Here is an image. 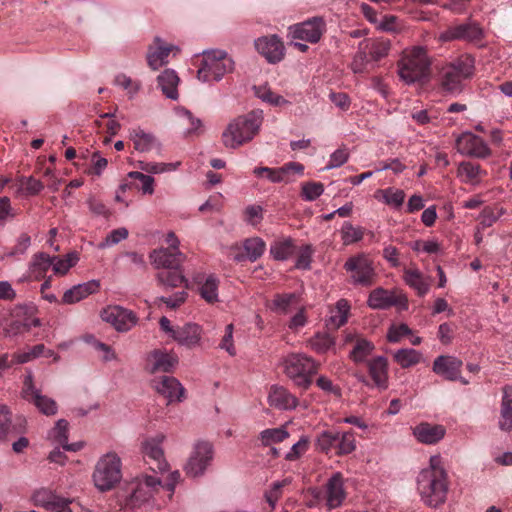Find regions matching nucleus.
<instances>
[{
    "mask_svg": "<svg viewBox=\"0 0 512 512\" xmlns=\"http://www.w3.org/2000/svg\"><path fill=\"white\" fill-rule=\"evenodd\" d=\"M416 483L421 501L426 506L437 508L446 502L450 482L439 454L429 458L428 466L419 472Z\"/></svg>",
    "mask_w": 512,
    "mask_h": 512,
    "instance_id": "f257e3e1",
    "label": "nucleus"
},
{
    "mask_svg": "<svg viewBox=\"0 0 512 512\" xmlns=\"http://www.w3.org/2000/svg\"><path fill=\"white\" fill-rule=\"evenodd\" d=\"M263 121L264 113L260 109L235 117L222 132L223 145L235 150L251 142L259 134Z\"/></svg>",
    "mask_w": 512,
    "mask_h": 512,
    "instance_id": "f03ea898",
    "label": "nucleus"
},
{
    "mask_svg": "<svg viewBox=\"0 0 512 512\" xmlns=\"http://www.w3.org/2000/svg\"><path fill=\"white\" fill-rule=\"evenodd\" d=\"M474 58L463 54L442 66L439 71L438 84L440 89L453 96L459 95L464 89V81L474 74Z\"/></svg>",
    "mask_w": 512,
    "mask_h": 512,
    "instance_id": "7ed1b4c3",
    "label": "nucleus"
},
{
    "mask_svg": "<svg viewBox=\"0 0 512 512\" xmlns=\"http://www.w3.org/2000/svg\"><path fill=\"white\" fill-rule=\"evenodd\" d=\"M432 60L423 46H413L403 51L398 61V75L406 84L427 79L431 72Z\"/></svg>",
    "mask_w": 512,
    "mask_h": 512,
    "instance_id": "20e7f679",
    "label": "nucleus"
},
{
    "mask_svg": "<svg viewBox=\"0 0 512 512\" xmlns=\"http://www.w3.org/2000/svg\"><path fill=\"white\" fill-rule=\"evenodd\" d=\"M390 49L389 39H364L358 44V49L350 63V69L354 74L369 73L375 69L378 61L388 56Z\"/></svg>",
    "mask_w": 512,
    "mask_h": 512,
    "instance_id": "39448f33",
    "label": "nucleus"
},
{
    "mask_svg": "<svg viewBox=\"0 0 512 512\" xmlns=\"http://www.w3.org/2000/svg\"><path fill=\"white\" fill-rule=\"evenodd\" d=\"M234 70V61L223 50L203 52L197 78L203 83L219 82L226 74Z\"/></svg>",
    "mask_w": 512,
    "mask_h": 512,
    "instance_id": "423d86ee",
    "label": "nucleus"
},
{
    "mask_svg": "<svg viewBox=\"0 0 512 512\" xmlns=\"http://www.w3.org/2000/svg\"><path fill=\"white\" fill-rule=\"evenodd\" d=\"M284 373L295 385L306 390L312 383V375L319 368V364L303 353H290L282 361Z\"/></svg>",
    "mask_w": 512,
    "mask_h": 512,
    "instance_id": "0eeeda50",
    "label": "nucleus"
},
{
    "mask_svg": "<svg viewBox=\"0 0 512 512\" xmlns=\"http://www.w3.org/2000/svg\"><path fill=\"white\" fill-rule=\"evenodd\" d=\"M92 479L99 491L112 490L122 479V461L118 454L108 452L102 455L96 462Z\"/></svg>",
    "mask_w": 512,
    "mask_h": 512,
    "instance_id": "6e6552de",
    "label": "nucleus"
},
{
    "mask_svg": "<svg viewBox=\"0 0 512 512\" xmlns=\"http://www.w3.org/2000/svg\"><path fill=\"white\" fill-rule=\"evenodd\" d=\"M344 269L350 275L352 284L356 286L369 287L375 282L376 272L373 261L364 253L349 257Z\"/></svg>",
    "mask_w": 512,
    "mask_h": 512,
    "instance_id": "1a4fd4ad",
    "label": "nucleus"
},
{
    "mask_svg": "<svg viewBox=\"0 0 512 512\" xmlns=\"http://www.w3.org/2000/svg\"><path fill=\"white\" fill-rule=\"evenodd\" d=\"M160 486H162V482L156 476L143 475L137 477L131 483V491L126 498V506L131 509L141 507L152 498L154 492H156Z\"/></svg>",
    "mask_w": 512,
    "mask_h": 512,
    "instance_id": "9d476101",
    "label": "nucleus"
},
{
    "mask_svg": "<svg viewBox=\"0 0 512 512\" xmlns=\"http://www.w3.org/2000/svg\"><path fill=\"white\" fill-rule=\"evenodd\" d=\"M21 394L23 399L33 404L40 413L46 416H53L58 411L56 401L46 395H43L42 392L34 386L33 374L31 371H29L25 376Z\"/></svg>",
    "mask_w": 512,
    "mask_h": 512,
    "instance_id": "9b49d317",
    "label": "nucleus"
},
{
    "mask_svg": "<svg viewBox=\"0 0 512 512\" xmlns=\"http://www.w3.org/2000/svg\"><path fill=\"white\" fill-rule=\"evenodd\" d=\"M213 459V446L207 441L194 444L191 455L184 467L187 475L197 477L202 475Z\"/></svg>",
    "mask_w": 512,
    "mask_h": 512,
    "instance_id": "f8f14e48",
    "label": "nucleus"
},
{
    "mask_svg": "<svg viewBox=\"0 0 512 512\" xmlns=\"http://www.w3.org/2000/svg\"><path fill=\"white\" fill-rule=\"evenodd\" d=\"M344 343L350 345L349 359L355 364L367 363L375 350L374 343L357 332H344Z\"/></svg>",
    "mask_w": 512,
    "mask_h": 512,
    "instance_id": "ddd939ff",
    "label": "nucleus"
},
{
    "mask_svg": "<svg viewBox=\"0 0 512 512\" xmlns=\"http://www.w3.org/2000/svg\"><path fill=\"white\" fill-rule=\"evenodd\" d=\"M456 149L460 154L472 158L485 159L491 155L488 144L472 132H463L456 139Z\"/></svg>",
    "mask_w": 512,
    "mask_h": 512,
    "instance_id": "4468645a",
    "label": "nucleus"
},
{
    "mask_svg": "<svg viewBox=\"0 0 512 512\" xmlns=\"http://www.w3.org/2000/svg\"><path fill=\"white\" fill-rule=\"evenodd\" d=\"M101 319L110 323L117 331L126 332L137 324L138 318L134 312L121 306H108L101 311Z\"/></svg>",
    "mask_w": 512,
    "mask_h": 512,
    "instance_id": "2eb2a0df",
    "label": "nucleus"
},
{
    "mask_svg": "<svg viewBox=\"0 0 512 512\" xmlns=\"http://www.w3.org/2000/svg\"><path fill=\"white\" fill-rule=\"evenodd\" d=\"M152 388L163 398L167 404L182 402L185 399V388L172 376H159L151 380Z\"/></svg>",
    "mask_w": 512,
    "mask_h": 512,
    "instance_id": "dca6fc26",
    "label": "nucleus"
},
{
    "mask_svg": "<svg viewBox=\"0 0 512 512\" xmlns=\"http://www.w3.org/2000/svg\"><path fill=\"white\" fill-rule=\"evenodd\" d=\"M483 32L479 25L475 22H465L449 26L439 35L441 42H449L455 40L478 41L482 38Z\"/></svg>",
    "mask_w": 512,
    "mask_h": 512,
    "instance_id": "f3484780",
    "label": "nucleus"
},
{
    "mask_svg": "<svg viewBox=\"0 0 512 512\" xmlns=\"http://www.w3.org/2000/svg\"><path fill=\"white\" fill-rule=\"evenodd\" d=\"M289 30L293 39L317 43L325 30V23L322 18L314 17L291 26Z\"/></svg>",
    "mask_w": 512,
    "mask_h": 512,
    "instance_id": "a211bd4d",
    "label": "nucleus"
},
{
    "mask_svg": "<svg viewBox=\"0 0 512 512\" xmlns=\"http://www.w3.org/2000/svg\"><path fill=\"white\" fill-rule=\"evenodd\" d=\"M164 436L147 439L143 445V455L145 462L149 465L150 469L155 472H164L168 468V463L165 460L164 452L161 443Z\"/></svg>",
    "mask_w": 512,
    "mask_h": 512,
    "instance_id": "6ab92c4d",
    "label": "nucleus"
},
{
    "mask_svg": "<svg viewBox=\"0 0 512 512\" xmlns=\"http://www.w3.org/2000/svg\"><path fill=\"white\" fill-rule=\"evenodd\" d=\"M255 48L269 63L280 62L285 56V46L277 35L262 36L255 40Z\"/></svg>",
    "mask_w": 512,
    "mask_h": 512,
    "instance_id": "aec40b11",
    "label": "nucleus"
},
{
    "mask_svg": "<svg viewBox=\"0 0 512 512\" xmlns=\"http://www.w3.org/2000/svg\"><path fill=\"white\" fill-rule=\"evenodd\" d=\"M462 366L463 362L458 357L440 355L434 359L432 370L435 374L448 381H456V379L459 378Z\"/></svg>",
    "mask_w": 512,
    "mask_h": 512,
    "instance_id": "412c9836",
    "label": "nucleus"
},
{
    "mask_svg": "<svg viewBox=\"0 0 512 512\" xmlns=\"http://www.w3.org/2000/svg\"><path fill=\"white\" fill-rule=\"evenodd\" d=\"M325 498L329 509H335L342 505L346 498L342 473L335 472L328 479L325 484Z\"/></svg>",
    "mask_w": 512,
    "mask_h": 512,
    "instance_id": "4be33fe9",
    "label": "nucleus"
},
{
    "mask_svg": "<svg viewBox=\"0 0 512 512\" xmlns=\"http://www.w3.org/2000/svg\"><path fill=\"white\" fill-rule=\"evenodd\" d=\"M412 434L418 442L434 445L445 437L446 428L441 424L421 422L412 429Z\"/></svg>",
    "mask_w": 512,
    "mask_h": 512,
    "instance_id": "5701e85b",
    "label": "nucleus"
},
{
    "mask_svg": "<svg viewBox=\"0 0 512 512\" xmlns=\"http://www.w3.org/2000/svg\"><path fill=\"white\" fill-rule=\"evenodd\" d=\"M185 255L180 251H173L169 248H160L150 253L151 263L155 268L170 269L181 266L185 260Z\"/></svg>",
    "mask_w": 512,
    "mask_h": 512,
    "instance_id": "b1692460",
    "label": "nucleus"
},
{
    "mask_svg": "<svg viewBox=\"0 0 512 512\" xmlns=\"http://www.w3.org/2000/svg\"><path fill=\"white\" fill-rule=\"evenodd\" d=\"M53 259L51 256L44 252L35 253L29 262L28 270L23 277L19 279L20 282L40 280L45 277L47 271L52 267Z\"/></svg>",
    "mask_w": 512,
    "mask_h": 512,
    "instance_id": "393cba45",
    "label": "nucleus"
},
{
    "mask_svg": "<svg viewBox=\"0 0 512 512\" xmlns=\"http://www.w3.org/2000/svg\"><path fill=\"white\" fill-rule=\"evenodd\" d=\"M366 364L375 387L379 390H386L388 388V359L385 356H376Z\"/></svg>",
    "mask_w": 512,
    "mask_h": 512,
    "instance_id": "a878e982",
    "label": "nucleus"
},
{
    "mask_svg": "<svg viewBox=\"0 0 512 512\" xmlns=\"http://www.w3.org/2000/svg\"><path fill=\"white\" fill-rule=\"evenodd\" d=\"M202 328L195 323H186L176 327L173 339L181 346L194 348L200 344Z\"/></svg>",
    "mask_w": 512,
    "mask_h": 512,
    "instance_id": "bb28decb",
    "label": "nucleus"
},
{
    "mask_svg": "<svg viewBox=\"0 0 512 512\" xmlns=\"http://www.w3.org/2000/svg\"><path fill=\"white\" fill-rule=\"evenodd\" d=\"M177 50L176 46L166 44L160 37L154 38V45L150 46L147 54L148 65L157 70L167 63L171 51Z\"/></svg>",
    "mask_w": 512,
    "mask_h": 512,
    "instance_id": "cd10ccee",
    "label": "nucleus"
},
{
    "mask_svg": "<svg viewBox=\"0 0 512 512\" xmlns=\"http://www.w3.org/2000/svg\"><path fill=\"white\" fill-rule=\"evenodd\" d=\"M68 422L60 419L55 426L49 431L48 438L56 444H59L64 450L77 452L84 446L83 442L68 443Z\"/></svg>",
    "mask_w": 512,
    "mask_h": 512,
    "instance_id": "c85d7f7f",
    "label": "nucleus"
},
{
    "mask_svg": "<svg viewBox=\"0 0 512 512\" xmlns=\"http://www.w3.org/2000/svg\"><path fill=\"white\" fill-rule=\"evenodd\" d=\"M99 288L100 282L98 280H90L77 284L64 292L62 302L65 304L77 303L89 295L98 292Z\"/></svg>",
    "mask_w": 512,
    "mask_h": 512,
    "instance_id": "c756f323",
    "label": "nucleus"
},
{
    "mask_svg": "<svg viewBox=\"0 0 512 512\" xmlns=\"http://www.w3.org/2000/svg\"><path fill=\"white\" fill-rule=\"evenodd\" d=\"M150 372H170L178 363V358L172 353L154 350L148 356Z\"/></svg>",
    "mask_w": 512,
    "mask_h": 512,
    "instance_id": "7c9ffc66",
    "label": "nucleus"
},
{
    "mask_svg": "<svg viewBox=\"0 0 512 512\" xmlns=\"http://www.w3.org/2000/svg\"><path fill=\"white\" fill-rule=\"evenodd\" d=\"M269 404L280 410L295 409L298 400L286 388L282 386H273L268 396Z\"/></svg>",
    "mask_w": 512,
    "mask_h": 512,
    "instance_id": "2f4dec72",
    "label": "nucleus"
},
{
    "mask_svg": "<svg viewBox=\"0 0 512 512\" xmlns=\"http://www.w3.org/2000/svg\"><path fill=\"white\" fill-rule=\"evenodd\" d=\"M400 302L394 291L383 288H376L369 294L367 304L372 309H387Z\"/></svg>",
    "mask_w": 512,
    "mask_h": 512,
    "instance_id": "473e14b6",
    "label": "nucleus"
},
{
    "mask_svg": "<svg viewBox=\"0 0 512 512\" xmlns=\"http://www.w3.org/2000/svg\"><path fill=\"white\" fill-rule=\"evenodd\" d=\"M196 283L198 285V291L202 299L209 304L218 302V287L219 279L214 274H209L203 277H197Z\"/></svg>",
    "mask_w": 512,
    "mask_h": 512,
    "instance_id": "72a5a7b5",
    "label": "nucleus"
},
{
    "mask_svg": "<svg viewBox=\"0 0 512 512\" xmlns=\"http://www.w3.org/2000/svg\"><path fill=\"white\" fill-rule=\"evenodd\" d=\"M156 279L158 284L165 288L188 287V280L184 276L182 265L157 273Z\"/></svg>",
    "mask_w": 512,
    "mask_h": 512,
    "instance_id": "f704fd0d",
    "label": "nucleus"
},
{
    "mask_svg": "<svg viewBox=\"0 0 512 512\" xmlns=\"http://www.w3.org/2000/svg\"><path fill=\"white\" fill-rule=\"evenodd\" d=\"M403 279L420 297L425 296L430 290V279L424 276L418 269H405Z\"/></svg>",
    "mask_w": 512,
    "mask_h": 512,
    "instance_id": "c9c22d12",
    "label": "nucleus"
},
{
    "mask_svg": "<svg viewBox=\"0 0 512 512\" xmlns=\"http://www.w3.org/2000/svg\"><path fill=\"white\" fill-rule=\"evenodd\" d=\"M158 86L160 87L163 94L172 100L178 98V84L179 77L176 72L172 69L164 70L157 78Z\"/></svg>",
    "mask_w": 512,
    "mask_h": 512,
    "instance_id": "e433bc0d",
    "label": "nucleus"
},
{
    "mask_svg": "<svg viewBox=\"0 0 512 512\" xmlns=\"http://www.w3.org/2000/svg\"><path fill=\"white\" fill-rule=\"evenodd\" d=\"M243 248L245 251V255L238 254L234 256V260L237 262L243 261L245 258L249 259L251 262H255L259 259L265 249L266 244L260 237H252L248 238L243 243Z\"/></svg>",
    "mask_w": 512,
    "mask_h": 512,
    "instance_id": "4c0bfd02",
    "label": "nucleus"
},
{
    "mask_svg": "<svg viewBox=\"0 0 512 512\" xmlns=\"http://www.w3.org/2000/svg\"><path fill=\"white\" fill-rule=\"evenodd\" d=\"M503 396L501 401L499 428L502 431L512 430V386L503 387Z\"/></svg>",
    "mask_w": 512,
    "mask_h": 512,
    "instance_id": "58836bf2",
    "label": "nucleus"
},
{
    "mask_svg": "<svg viewBox=\"0 0 512 512\" xmlns=\"http://www.w3.org/2000/svg\"><path fill=\"white\" fill-rule=\"evenodd\" d=\"M350 304L346 299H339L335 306L329 311L328 324L334 328L343 326L348 320L350 312Z\"/></svg>",
    "mask_w": 512,
    "mask_h": 512,
    "instance_id": "ea45409f",
    "label": "nucleus"
},
{
    "mask_svg": "<svg viewBox=\"0 0 512 512\" xmlns=\"http://www.w3.org/2000/svg\"><path fill=\"white\" fill-rule=\"evenodd\" d=\"M298 304L295 293L276 294L269 304V308L278 314H287Z\"/></svg>",
    "mask_w": 512,
    "mask_h": 512,
    "instance_id": "a19ab883",
    "label": "nucleus"
},
{
    "mask_svg": "<svg viewBox=\"0 0 512 512\" xmlns=\"http://www.w3.org/2000/svg\"><path fill=\"white\" fill-rule=\"evenodd\" d=\"M131 140L133 141L134 148L139 152H149L155 148L159 149L157 139L152 134L140 129L133 130Z\"/></svg>",
    "mask_w": 512,
    "mask_h": 512,
    "instance_id": "79ce46f5",
    "label": "nucleus"
},
{
    "mask_svg": "<svg viewBox=\"0 0 512 512\" xmlns=\"http://www.w3.org/2000/svg\"><path fill=\"white\" fill-rule=\"evenodd\" d=\"M294 242L291 238H280L270 246V254L275 260L285 261L294 253Z\"/></svg>",
    "mask_w": 512,
    "mask_h": 512,
    "instance_id": "37998d69",
    "label": "nucleus"
},
{
    "mask_svg": "<svg viewBox=\"0 0 512 512\" xmlns=\"http://www.w3.org/2000/svg\"><path fill=\"white\" fill-rule=\"evenodd\" d=\"M393 359L401 368L406 369L419 364L422 353L412 348H402L394 352Z\"/></svg>",
    "mask_w": 512,
    "mask_h": 512,
    "instance_id": "c03bdc74",
    "label": "nucleus"
},
{
    "mask_svg": "<svg viewBox=\"0 0 512 512\" xmlns=\"http://www.w3.org/2000/svg\"><path fill=\"white\" fill-rule=\"evenodd\" d=\"M482 174L480 165L469 161L461 162L457 169V176L467 184H477Z\"/></svg>",
    "mask_w": 512,
    "mask_h": 512,
    "instance_id": "a18cd8bd",
    "label": "nucleus"
},
{
    "mask_svg": "<svg viewBox=\"0 0 512 512\" xmlns=\"http://www.w3.org/2000/svg\"><path fill=\"white\" fill-rule=\"evenodd\" d=\"M357 448L356 437L353 431H338L335 453L338 456H344L353 453Z\"/></svg>",
    "mask_w": 512,
    "mask_h": 512,
    "instance_id": "49530a36",
    "label": "nucleus"
},
{
    "mask_svg": "<svg viewBox=\"0 0 512 512\" xmlns=\"http://www.w3.org/2000/svg\"><path fill=\"white\" fill-rule=\"evenodd\" d=\"M374 197L383 201L385 204L394 208H400L405 200V193L401 189L392 187L386 189H379L375 192Z\"/></svg>",
    "mask_w": 512,
    "mask_h": 512,
    "instance_id": "de8ad7c7",
    "label": "nucleus"
},
{
    "mask_svg": "<svg viewBox=\"0 0 512 512\" xmlns=\"http://www.w3.org/2000/svg\"><path fill=\"white\" fill-rule=\"evenodd\" d=\"M255 95L263 102L268 103L274 107H282L290 104V101L283 96L273 92L267 85H260L254 87Z\"/></svg>",
    "mask_w": 512,
    "mask_h": 512,
    "instance_id": "09e8293b",
    "label": "nucleus"
},
{
    "mask_svg": "<svg viewBox=\"0 0 512 512\" xmlns=\"http://www.w3.org/2000/svg\"><path fill=\"white\" fill-rule=\"evenodd\" d=\"M365 229L354 226L351 222L345 221L340 229L342 243L346 246L359 242L363 239Z\"/></svg>",
    "mask_w": 512,
    "mask_h": 512,
    "instance_id": "8fccbe9b",
    "label": "nucleus"
},
{
    "mask_svg": "<svg viewBox=\"0 0 512 512\" xmlns=\"http://www.w3.org/2000/svg\"><path fill=\"white\" fill-rule=\"evenodd\" d=\"M53 259L52 270L56 275H65L67 272L74 267L79 261V256L76 252H70L65 255L64 258L58 256H51Z\"/></svg>",
    "mask_w": 512,
    "mask_h": 512,
    "instance_id": "3c124183",
    "label": "nucleus"
},
{
    "mask_svg": "<svg viewBox=\"0 0 512 512\" xmlns=\"http://www.w3.org/2000/svg\"><path fill=\"white\" fill-rule=\"evenodd\" d=\"M307 344L317 354H325L334 346L335 341L327 333H317L308 340Z\"/></svg>",
    "mask_w": 512,
    "mask_h": 512,
    "instance_id": "603ef678",
    "label": "nucleus"
},
{
    "mask_svg": "<svg viewBox=\"0 0 512 512\" xmlns=\"http://www.w3.org/2000/svg\"><path fill=\"white\" fill-rule=\"evenodd\" d=\"M505 214L506 209L502 206H487L481 211L479 215V223L482 228L491 227Z\"/></svg>",
    "mask_w": 512,
    "mask_h": 512,
    "instance_id": "864d4df0",
    "label": "nucleus"
},
{
    "mask_svg": "<svg viewBox=\"0 0 512 512\" xmlns=\"http://www.w3.org/2000/svg\"><path fill=\"white\" fill-rule=\"evenodd\" d=\"M289 437V432L285 427L265 429L260 433L259 439L263 446H272L283 442Z\"/></svg>",
    "mask_w": 512,
    "mask_h": 512,
    "instance_id": "5fc2aeb1",
    "label": "nucleus"
},
{
    "mask_svg": "<svg viewBox=\"0 0 512 512\" xmlns=\"http://www.w3.org/2000/svg\"><path fill=\"white\" fill-rule=\"evenodd\" d=\"M337 442V430H324L317 435L315 445L323 453H330L335 449Z\"/></svg>",
    "mask_w": 512,
    "mask_h": 512,
    "instance_id": "6e6d98bb",
    "label": "nucleus"
},
{
    "mask_svg": "<svg viewBox=\"0 0 512 512\" xmlns=\"http://www.w3.org/2000/svg\"><path fill=\"white\" fill-rule=\"evenodd\" d=\"M180 124L185 128L187 134L196 133L202 126L199 118L192 115L190 111L185 108H179L176 111Z\"/></svg>",
    "mask_w": 512,
    "mask_h": 512,
    "instance_id": "4d7b16f0",
    "label": "nucleus"
},
{
    "mask_svg": "<svg viewBox=\"0 0 512 512\" xmlns=\"http://www.w3.org/2000/svg\"><path fill=\"white\" fill-rule=\"evenodd\" d=\"M180 165V162L175 163H163V162H145L139 161L137 167L150 174H161L168 171L176 170Z\"/></svg>",
    "mask_w": 512,
    "mask_h": 512,
    "instance_id": "13d9d810",
    "label": "nucleus"
},
{
    "mask_svg": "<svg viewBox=\"0 0 512 512\" xmlns=\"http://www.w3.org/2000/svg\"><path fill=\"white\" fill-rule=\"evenodd\" d=\"M256 176H265L272 183L289 182V177H286L284 167L280 168H269V167H257L254 169Z\"/></svg>",
    "mask_w": 512,
    "mask_h": 512,
    "instance_id": "bf43d9fd",
    "label": "nucleus"
},
{
    "mask_svg": "<svg viewBox=\"0 0 512 512\" xmlns=\"http://www.w3.org/2000/svg\"><path fill=\"white\" fill-rule=\"evenodd\" d=\"M291 482V478H284L283 480L275 481L271 484L270 488L265 492V499L272 508L275 507L277 501L282 496L283 488L291 484Z\"/></svg>",
    "mask_w": 512,
    "mask_h": 512,
    "instance_id": "052dcab7",
    "label": "nucleus"
},
{
    "mask_svg": "<svg viewBox=\"0 0 512 512\" xmlns=\"http://www.w3.org/2000/svg\"><path fill=\"white\" fill-rule=\"evenodd\" d=\"M31 245V237L27 233H22L16 240L15 245L10 251L3 254L2 259L15 258L25 255Z\"/></svg>",
    "mask_w": 512,
    "mask_h": 512,
    "instance_id": "680f3d73",
    "label": "nucleus"
},
{
    "mask_svg": "<svg viewBox=\"0 0 512 512\" xmlns=\"http://www.w3.org/2000/svg\"><path fill=\"white\" fill-rule=\"evenodd\" d=\"M310 438L307 435H302L300 439L294 443L291 449L286 453L285 460L296 461L302 457L309 449Z\"/></svg>",
    "mask_w": 512,
    "mask_h": 512,
    "instance_id": "e2e57ef3",
    "label": "nucleus"
},
{
    "mask_svg": "<svg viewBox=\"0 0 512 512\" xmlns=\"http://www.w3.org/2000/svg\"><path fill=\"white\" fill-rule=\"evenodd\" d=\"M45 346L43 344L35 345L27 350L17 352L13 355V361L18 364H24L43 355Z\"/></svg>",
    "mask_w": 512,
    "mask_h": 512,
    "instance_id": "0e129e2a",
    "label": "nucleus"
},
{
    "mask_svg": "<svg viewBox=\"0 0 512 512\" xmlns=\"http://www.w3.org/2000/svg\"><path fill=\"white\" fill-rule=\"evenodd\" d=\"M324 192V186L320 182H308L302 185L301 196L306 201H314Z\"/></svg>",
    "mask_w": 512,
    "mask_h": 512,
    "instance_id": "69168bd1",
    "label": "nucleus"
},
{
    "mask_svg": "<svg viewBox=\"0 0 512 512\" xmlns=\"http://www.w3.org/2000/svg\"><path fill=\"white\" fill-rule=\"evenodd\" d=\"M128 177L139 180L141 182L140 189L143 194L152 195L154 193L155 180L152 176L139 171H132L128 173Z\"/></svg>",
    "mask_w": 512,
    "mask_h": 512,
    "instance_id": "338daca9",
    "label": "nucleus"
},
{
    "mask_svg": "<svg viewBox=\"0 0 512 512\" xmlns=\"http://www.w3.org/2000/svg\"><path fill=\"white\" fill-rule=\"evenodd\" d=\"M55 493L48 488H40L34 491L32 501L36 506L48 508L50 502L54 499Z\"/></svg>",
    "mask_w": 512,
    "mask_h": 512,
    "instance_id": "774afa93",
    "label": "nucleus"
}]
</instances>
